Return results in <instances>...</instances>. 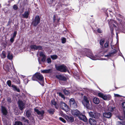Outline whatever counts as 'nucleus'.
<instances>
[{
	"label": "nucleus",
	"mask_w": 125,
	"mask_h": 125,
	"mask_svg": "<svg viewBox=\"0 0 125 125\" xmlns=\"http://www.w3.org/2000/svg\"><path fill=\"white\" fill-rule=\"evenodd\" d=\"M117 21H115L111 20L108 22L109 27L110 29H112V30L115 28L118 27V28L121 27L125 29V23L122 21L123 17L120 14H116L115 15ZM113 31V30H112ZM112 32V29H111Z\"/></svg>",
	"instance_id": "nucleus-1"
},
{
	"label": "nucleus",
	"mask_w": 125,
	"mask_h": 125,
	"mask_svg": "<svg viewBox=\"0 0 125 125\" xmlns=\"http://www.w3.org/2000/svg\"><path fill=\"white\" fill-rule=\"evenodd\" d=\"M77 54L80 56H86L93 60L98 59L97 56L96 55L94 56L90 50L84 48H82L81 50H78V51Z\"/></svg>",
	"instance_id": "nucleus-2"
},
{
	"label": "nucleus",
	"mask_w": 125,
	"mask_h": 125,
	"mask_svg": "<svg viewBox=\"0 0 125 125\" xmlns=\"http://www.w3.org/2000/svg\"><path fill=\"white\" fill-rule=\"evenodd\" d=\"M33 81L38 80L39 83L42 86H44V78L43 75L40 73L35 74L32 78Z\"/></svg>",
	"instance_id": "nucleus-3"
},
{
	"label": "nucleus",
	"mask_w": 125,
	"mask_h": 125,
	"mask_svg": "<svg viewBox=\"0 0 125 125\" xmlns=\"http://www.w3.org/2000/svg\"><path fill=\"white\" fill-rule=\"evenodd\" d=\"M90 101V99L89 98L85 96H84L82 101V103L84 107L88 109H90L92 107Z\"/></svg>",
	"instance_id": "nucleus-4"
},
{
	"label": "nucleus",
	"mask_w": 125,
	"mask_h": 125,
	"mask_svg": "<svg viewBox=\"0 0 125 125\" xmlns=\"http://www.w3.org/2000/svg\"><path fill=\"white\" fill-rule=\"evenodd\" d=\"M112 41L111 43V46L113 50L111 51L107 55H105L104 56L105 57H109L113 56L117 52V51L119 50L120 52L119 48H115L114 45H113L112 40L111 39Z\"/></svg>",
	"instance_id": "nucleus-5"
},
{
	"label": "nucleus",
	"mask_w": 125,
	"mask_h": 125,
	"mask_svg": "<svg viewBox=\"0 0 125 125\" xmlns=\"http://www.w3.org/2000/svg\"><path fill=\"white\" fill-rule=\"evenodd\" d=\"M55 67L56 70L62 72H67L69 73H70L68 68L64 64H62L60 65H55Z\"/></svg>",
	"instance_id": "nucleus-6"
},
{
	"label": "nucleus",
	"mask_w": 125,
	"mask_h": 125,
	"mask_svg": "<svg viewBox=\"0 0 125 125\" xmlns=\"http://www.w3.org/2000/svg\"><path fill=\"white\" fill-rule=\"evenodd\" d=\"M41 19L39 16H36L32 22V24L34 26H36L40 22Z\"/></svg>",
	"instance_id": "nucleus-7"
},
{
	"label": "nucleus",
	"mask_w": 125,
	"mask_h": 125,
	"mask_svg": "<svg viewBox=\"0 0 125 125\" xmlns=\"http://www.w3.org/2000/svg\"><path fill=\"white\" fill-rule=\"evenodd\" d=\"M70 106L72 108H75L77 107V105L74 99L72 98L70 100Z\"/></svg>",
	"instance_id": "nucleus-8"
},
{
	"label": "nucleus",
	"mask_w": 125,
	"mask_h": 125,
	"mask_svg": "<svg viewBox=\"0 0 125 125\" xmlns=\"http://www.w3.org/2000/svg\"><path fill=\"white\" fill-rule=\"evenodd\" d=\"M30 47L32 51H35L37 50H41L42 49V47L41 46H37L35 45H31Z\"/></svg>",
	"instance_id": "nucleus-9"
},
{
	"label": "nucleus",
	"mask_w": 125,
	"mask_h": 125,
	"mask_svg": "<svg viewBox=\"0 0 125 125\" xmlns=\"http://www.w3.org/2000/svg\"><path fill=\"white\" fill-rule=\"evenodd\" d=\"M60 106L63 110H65L68 109V106L64 102L61 101L60 103Z\"/></svg>",
	"instance_id": "nucleus-10"
},
{
	"label": "nucleus",
	"mask_w": 125,
	"mask_h": 125,
	"mask_svg": "<svg viewBox=\"0 0 125 125\" xmlns=\"http://www.w3.org/2000/svg\"><path fill=\"white\" fill-rule=\"evenodd\" d=\"M117 118L121 120H123L125 118V111L124 110L123 113L118 115L117 117Z\"/></svg>",
	"instance_id": "nucleus-11"
},
{
	"label": "nucleus",
	"mask_w": 125,
	"mask_h": 125,
	"mask_svg": "<svg viewBox=\"0 0 125 125\" xmlns=\"http://www.w3.org/2000/svg\"><path fill=\"white\" fill-rule=\"evenodd\" d=\"M72 114L75 116H78L80 114V112L77 109L74 110L72 111Z\"/></svg>",
	"instance_id": "nucleus-12"
},
{
	"label": "nucleus",
	"mask_w": 125,
	"mask_h": 125,
	"mask_svg": "<svg viewBox=\"0 0 125 125\" xmlns=\"http://www.w3.org/2000/svg\"><path fill=\"white\" fill-rule=\"evenodd\" d=\"M26 115L29 119H32L33 118L31 115V110H27L26 112Z\"/></svg>",
	"instance_id": "nucleus-13"
},
{
	"label": "nucleus",
	"mask_w": 125,
	"mask_h": 125,
	"mask_svg": "<svg viewBox=\"0 0 125 125\" xmlns=\"http://www.w3.org/2000/svg\"><path fill=\"white\" fill-rule=\"evenodd\" d=\"M79 118L81 120H82L84 122H86L87 121V118L86 116L82 114L81 113L78 116Z\"/></svg>",
	"instance_id": "nucleus-14"
},
{
	"label": "nucleus",
	"mask_w": 125,
	"mask_h": 125,
	"mask_svg": "<svg viewBox=\"0 0 125 125\" xmlns=\"http://www.w3.org/2000/svg\"><path fill=\"white\" fill-rule=\"evenodd\" d=\"M1 112L3 115L5 116L8 114V112L6 108L3 106L1 107Z\"/></svg>",
	"instance_id": "nucleus-15"
},
{
	"label": "nucleus",
	"mask_w": 125,
	"mask_h": 125,
	"mask_svg": "<svg viewBox=\"0 0 125 125\" xmlns=\"http://www.w3.org/2000/svg\"><path fill=\"white\" fill-rule=\"evenodd\" d=\"M19 106L21 110H22L25 107V105L21 101H18Z\"/></svg>",
	"instance_id": "nucleus-16"
},
{
	"label": "nucleus",
	"mask_w": 125,
	"mask_h": 125,
	"mask_svg": "<svg viewBox=\"0 0 125 125\" xmlns=\"http://www.w3.org/2000/svg\"><path fill=\"white\" fill-rule=\"evenodd\" d=\"M60 19L58 17L57 15H54L53 17V22L55 23L56 22L57 23L59 21Z\"/></svg>",
	"instance_id": "nucleus-17"
},
{
	"label": "nucleus",
	"mask_w": 125,
	"mask_h": 125,
	"mask_svg": "<svg viewBox=\"0 0 125 125\" xmlns=\"http://www.w3.org/2000/svg\"><path fill=\"white\" fill-rule=\"evenodd\" d=\"M34 111L36 112L38 115H40L42 116L44 113V111L42 110L40 111L38 109H36V108H34Z\"/></svg>",
	"instance_id": "nucleus-18"
},
{
	"label": "nucleus",
	"mask_w": 125,
	"mask_h": 125,
	"mask_svg": "<svg viewBox=\"0 0 125 125\" xmlns=\"http://www.w3.org/2000/svg\"><path fill=\"white\" fill-rule=\"evenodd\" d=\"M103 116L106 118H109L111 116L112 114L109 112H105L103 113Z\"/></svg>",
	"instance_id": "nucleus-19"
},
{
	"label": "nucleus",
	"mask_w": 125,
	"mask_h": 125,
	"mask_svg": "<svg viewBox=\"0 0 125 125\" xmlns=\"http://www.w3.org/2000/svg\"><path fill=\"white\" fill-rule=\"evenodd\" d=\"M98 96L103 98L104 100H107V97L106 95L101 93H99L98 94Z\"/></svg>",
	"instance_id": "nucleus-20"
},
{
	"label": "nucleus",
	"mask_w": 125,
	"mask_h": 125,
	"mask_svg": "<svg viewBox=\"0 0 125 125\" xmlns=\"http://www.w3.org/2000/svg\"><path fill=\"white\" fill-rule=\"evenodd\" d=\"M89 122L91 125H96V121L93 118H90Z\"/></svg>",
	"instance_id": "nucleus-21"
},
{
	"label": "nucleus",
	"mask_w": 125,
	"mask_h": 125,
	"mask_svg": "<svg viewBox=\"0 0 125 125\" xmlns=\"http://www.w3.org/2000/svg\"><path fill=\"white\" fill-rule=\"evenodd\" d=\"M53 71L52 69H49L41 71V72L43 73H51Z\"/></svg>",
	"instance_id": "nucleus-22"
},
{
	"label": "nucleus",
	"mask_w": 125,
	"mask_h": 125,
	"mask_svg": "<svg viewBox=\"0 0 125 125\" xmlns=\"http://www.w3.org/2000/svg\"><path fill=\"white\" fill-rule=\"evenodd\" d=\"M29 14V11H26L22 15V18H23L27 19L28 17Z\"/></svg>",
	"instance_id": "nucleus-23"
},
{
	"label": "nucleus",
	"mask_w": 125,
	"mask_h": 125,
	"mask_svg": "<svg viewBox=\"0 0 125 125\" xmlns=\"http://www.w3.org/2000/svg\"><path fill=\"white\" fill-rule=\"evenodd\" d=\"M11 80L13 82L17 84H20V81L18 77L17 78H11Z\"/></svg>",
	"instance_id": "nucleus-24"
},
{
	"label": "nucleus",
	"mask_w": 125,
	"mask_h": 125,
	"mask_svg": "<svg viewBox=\"0 0 125 125\" xmlns=\"http://www.w3.org/2000/svg\"><path fill=\"white\" fill-rule=\"evenodd\" d=\"M93 101L94 103L97 104H99L100 102V101L99 99L96 97L94 98Z\"/></svg>",
	"instance_id": "nucleus-25"
},
{
	"label": "nucleus",
	"mask_w": 125,
	"mask_h": 125,
	"mask_svg": "<svg viewBox=\"0 0 125 125\" xmlns=\"http://www.w3.org/2000/svg\"><path fill=\"white\" fill-rule=\"evenodd\" d=\"M11 87L13 88V90L14 91H16L18 92H20V89L17 88L16 86L12 85L11 86Z\"/></svg>",
	"instance_id": "nucleus-26"
},
{
	"label": "nucleus",
	"mask_w": 125,
	"mask_h": 125,
	"mask_svg": "<svg viewBox=\"0 0 125 125\" xmlns=\"http://www.w3.org/2000/svg\"><path fill=\"white\" fill-rule=\"evenodd\" d=\"M21 121L22 122L25 123H26L27 125H29V120H28L26 119L25 117H23L22 118Z\"/></svg>",
	"instance_id": "nucleus-27"
},
{
	"label": "nucleus",
	"mask_w": 125,
	"mask_h": 125,
	"mask_svg": "<svg viewBox=\"0 0 125 125\" xmlns=\"http://www.w3.org/2000/svg\"><path fill=\"white\" fill-rule=\"evenodd\" d=\"M89 115L93 118H96V114L92 112H90L88 113Z\"/></svg>",
	"instance_id": "nucleus-28"
},
{
	"label": "nucleus",
	"mask_w": 125,
	"mask_h": 125,
	"mask_svg": "<svg viewBox=\"0 0 125 125\" xmlns=\"http://www.w3.org/2000/svg\"><path fill=\"white\" fill-rule=\"evenodd\" d=\"M0 56L3 59L5 58L6 56V52L5 51H2Z\"/></svg>",
	"instance_id": "nucleus-29"
},
{
	"label": "nucleus",
	"mask_w": 125,
	"mask_h": 125,
	"mask_svg": "<svg viewBox=\"0 0 125 125\" xmlns=\"http://www.w3.org/2000/svg\"><path fill=\"white\" fill-rule=\"evenodd\" d=\"M55 111L54 109H50L47 110L48 112L50 114L52 115L54 114Z\"/></svg>",
	"instance_id": "nucleus-30"
},
{
	"label": "nucleus",
	"mask_w": 125,
	"mask_h": 125,
	"mask_svg": "<svg viewBox=\"0 0 125 125\" xmlns=\"http://www.w3.org/2000/svg\"><path fill=\"white\" fill-rule=\"evenodd\" d=\"M7 57L8 58L9 60H11L12 59L13 56L12 54H10L9 52H8V54L7 55Z\"/></svg>",
	"instance_id": "nucleus-31"
},
{
	"label": "nucleus",
	"mask_w": 125,
	"mask_h": 125,
	"mask_svg": "<svg viewBox=\"0 0 125 125\" xmlns=\"http://www.w3.org/2000/svg\"><path fill=\"white\" fill-rule=\"evenodd\" d=\"M68 121L70 122H72L73 121L74 118L73 117L70 116L68 117Z\"/></svg>",
	"instance_id": "nucleus-32"
},
{
	"label": "nucleus",
	"mask_w": 125,
	"mask_h": 125,
	"mask_svg": "<svg viewBox=\"0 0 125 125\" xmlns=\"http://www.w3.org/2000/svg\"><path fill=\"white\" fill-rule=\"evenodd\" d=\"M14 125H23L22 123L20 121L15 122Z\"/></svg>",
	"instance_id": "nucleus-33"
},
{
	"label": "nucleus",
	"mask_w": 125,
	"mask_h": 125,
	"mask_svg": "<svg viewBox=\"0 0 125 125\" xmlns=\"http://www.w3.org/2000/svg\"><path fill=\"white\" fill-rule=\"evenodd\" d=\"M104 42V39H101L100 41V45L102 46H103V44Z\"/></svg>",
	"instance_id": "nucleus-34"
},
{
	"label": "nucleus",
	"mask_w": 125,
	"mask_h": 125,
	"mask_svg": "<svg viewBox=\"0 0 125 125\" xmlns=\"http://www.w3.org/2000/svg\"><path fill=\"white\" fill-rule=\"evenodd\" d=\"M63 92L64 93V94L66 95H68L69 94V91L66 90V89H63L62 90Z\"/></svg>",
	"instance_id": "nucleus-35"
},
{
	"label": "nucleus",
	"mask_w": 125,
	"mask_h": 125,
	"mask_svg": "<svg viewBox=\"0 0 125 125\" xmlns=\"http://www.w3.org/2000/svg\"><path fill=\"white\" fill-rule=\"evenodd\" d=\"M118 122V125H125V121Z\"/></svg>",
	"instance_id": "nucleus-36"
},
{
	"label": "nucleus",
	"mask_w": 125,
	"mask_h": 125,
	"mask_svg": "<svg viewBox=\"0 0 125 125\" xmlns=\"http://www.w3.org/2000/svg\"><path fill=\"white\" fill-rule=\"evenodd\" d=\"M6 83L9 87H11V82L10 80L7 81Z\"/></svg>",
	"instance_id": "nucleus-37"
},
{
	"label": "nucleus",
	"mask_w": 125,
	"mask_h": 125,
	"mask_svg": "<svg viewBox=\"0 0 125 125\" xmlns=\"http://www.w3.org/2000/svg\"><path fill=\"white\" fill-rule=\"evenodd\" d=\"M51 58L53 60H55L57 58V56L56 55H51Z\"/></svg>",
	"instance_id": "nucleus-38"
},
{
	"label": "nucleus",
	"mask_w": 125,
	"mask_h": 125,
	"mask_svg": "<svg viewBox=\"0 0 125 125\" xmlns=\"http://www.w3.org/2000/svg\"><path fill=\"white\" fill-rule=\"evenodd\" d=\"M62 40V43H64L66 42V39L64 37H62L61 39Z\"/></svg>",
	"instance_id": "nucleus-39"
},
{
	"label": "nucleus",
	"mask_w": 125,
	"mask_h": 125,
	"mask_svg": "<svg viewBox=\"0 0 125 125\" xmlns=\"http://www.w3.org/2000/svg\"><path fill=\"white\" fill-rule=\"evenodd\" d=\"M13 9L15 10H17L18 9V7L17 5L15 4L13 6Z\"/></svg>",
	"instance_id": "nucleus-40"
},
{
	"label": "nucleus",
	"mask_w": 125,
	"mask_h": 125,
	"mask_svg": "<svg viewBox=\"0 0 125 125\" xmlns=\"http://www.w3.org/2000/svg\"><path fill=\"white\" fill-rule=\"evenodd\" d=\"M58 95L60 96L62 98H63V99L65 98V97L63 94H62L61 92H59L58 93Z\"/></svg>",
	"instance_id": "nucleus-41"
},
{
	"label": "nucleus",
	"mask_w": 125,
	"mask_h": 125,
	"mask_svg": "<svg viewBox=\"0 0 125 125\" xmlns=\"http://www.w3.org/2000/svg\"><path fill=\"white\" fill-rule=\"evenodd\" d=\"M10 68H11V69L13 70L14 69V68L13 66V64L12 63H11L10 64V66L9 67L8 69V70H9L10 69Z\"/></svg>",
	"instance_id": "nucleus-42"
},
{
	"label": "nucleus",
	"mask_w": 125,
	"mask_h": 125,
	"mask_svg": "<svg viewBox=\"0 0 125 125\" xmlns=\"http://www.w3.org/2000/svg\"><path fill=\"white\" fill-rule=\"evenodd\" d=\"M59 119L60 121H61L63 123H66V121L62 117H60L59 118Z\"/></svg>",
	"instance_id": "nucleus-43"
},
{
	"label": "nucleus",
	"mask_w": 125,
	"mask_h": 125,
	"mask_svg": "<svg viewBox=\"0 0 125 125\" xmlns=\"http://www.w3.org/2000/svg\"><path fill=\"white\" fill-rule=\"evenodd\" d=\"M108 110L109 111L111 112H112L113 111L114 108L112 107H110L108 108Z\"/></svg>",
	"instance_id": "nucleus-44"
},
{
	"label": "nucleus",
	"mask_w": 125,
	"mask_h": 125,
	"mask_svg": "<svg viewBox=\"0 0 125 125\" xmlns=\"http://www.w3.org/2000/svg\"><path fill=\"white\" fill-rule=\"evenodd\" d=\"M62 76L61 75H58L56 76V77L60 80H61Z\"/></svg>",
	"instance_id": "nucleus-45"
},
{
	"label": "nucleus",
	"mask_w": 125,
	"mask_h": 125,
	"mask_svg": "<svg viewBox=\"0 0 125 125\" xmlns=\"http://www.w3.org/2000/svg\"><path fill=\"white\" fill-rule=\"evenodd\" d=\"M47 61L48 63H50L51 62V60L50 58H48L47 59Z\"/></svg>",
	"instance_id": "nucleus-46"
},
{
	"label": "nucleus",
	"mask_w": 125,
	"mask_h": 125,
	"mask_svg": "<svg viewBox=\"0 0 125 125\" xmlns=\"http://www.w3.org/2000/svg\"><path fill=\"white\" fill-rule=\"evenodd\" d=\"M17 34V31H14L13 33V36H12V37H13V38H15V37Z\"/></svg>",
	"instance_id": "nucleus-47"
},
{
	"label": "nucleus",
	"mask_w": 125,
	"mask_h": 125,
	"mask_svg": "<svg viewBox=\"0 0 125 125\" xmlns=\"http://www.w3.org/2000/svg\"><path fill=\"white\" fill-rule=\"evenodd\" d=\"M61 80L64 81H65L67 80V79L65 77L62 76Z\"/></svg>",
	"instance_id": "nucleus-48"
},
{
	"label": "nucleus",
	"mask_w": 125,
	"mask_h": 125,
	"mask_svg": "<svg viewBox=\"0 0 125 125\" xmlns=\"http://www.w3.org/2000/svg\"><path fill=\"white\" fill-rule=\"evenodd\" d=\"M104 47L105 48L107 47L108 46V42L107 41L104 44Z\"/></svg>",
	"instance_id": "nucleus-49"
},
{
	"label": "nucleus",
	"mask_w": 125,
	"mask_h": 125,
	"mask_svg": "<svg viewBox=\"0 0 125 125\" xmlns=\"http://www.w3.org/2000/svg\"><path fill=\"white\" fill-rule=\"evenodd\" d=\"M51 103L52 104L54 105L55 106L56 105V103L54 101H51Z\"/></svg>",
	"instance_id": "nucleus-50"
},
{
	"label": "nucleus",
	"mask_w": 125,
	"mask_h": 125,
	"mask_svg": "<svg viewBox=\"0 0 125 125\" xmlns=\"http://www.w3.org/2000/svg\"><path fill=\"white\" fill-rule=\"evenodd\" d=\"M7 101L8 102L10 103L11 102V99L9 97H8L7 99Z\"/></svg>",
	"instance_id": "nucleus-51"
},
{
	"label": "nucleus",
	"mask_w": 125,
	"mask_h": 125,
	"mask_svg": "<svg viewBox=\"0 0 125 125\" xmlns=\"http://www.w3.org/2000/svg\"><path fill=\"white\" fill-rule=\"evenodd\" d=\"M14 38L12 37H11L10 39V41L11 43H13L14 42Z\"/></svg>",
	"instance_id": "nucleus-52"
},
{
	"label": "nucleus",
	"mask_w": 125,
	"mask_h": 125,
	"mask_svg": "<svg viewBox=\"0 0 125 125\" xmlns=\"http://www.w3.org/2000/svg\"><path fill=\"white\" fill-rule=\"evenodd\" d=\"M40 56L43 57L45 56V55L42 52H41L40 53Z\"/></svg>",
	"instance_id": "nucleus-53"
},
{
	"label": "nucleus",
	"mask_w": 125,
	"mask_h": 125,
	"mask_svg": "<svg viewBox=\"0 0 125 125\" xmlns=\"http://www.w3.org/2000/svg\"><path fill=\"white\" fill-rule=\"evenodd\" d=\"M46 59L45 56L42 57V62H44L45 61Z\"/></svg>",
	"instance_id": "nucleus-54"
},
{
	"label": "nucleus",
	"mask_w": 125,
	"mask_h": 125,
	"mask_svg": "<svg viewBox=\"0 0 125 125\" xmlns=\"http://www.w3.org/2000/svg\"><path fill=\"white\" fill-rule=\"evenodd\" d=\"M97 31L98 33H102V31L100 29H97Z\"/></svg>",
	"instance_id": "nucleus-55"
},
{
	"label": "nucleus",
	"mask_w": 125,
	"mask_h": 125,
	"mask_svg": "<svg viewBox=\"0 0 125 125\" xmlns=\"http://www.w3.org/2000/svg\"><path fill=\"white\" fill-rule=\"evenodd\" d=\"M122 105L123 108H125V102H123L122 103Z\"/></svg>",
	"instance_id": "nucleus-56"
},
{
	"label": "nucleus",
	"mask_w": 125,
	"mask_h": 125,
	"mask_svg": "<svg viewBox=\"0 0 125 125\" xmlns=\"http://www.w3.org/2000/svg\"><path fill=\"white\" fill-rule=\"evenodd\" d=\"M115 96V97H120L122 96L120 95H119L116 94H114Z\"/></svg>",
	"instance_id": "nucleus-57"
},
{
	"label": "nucleus",
	"mask_w": 125,
	"mask_h": 125,
	"mask_svg": "<svg viewBox=\"0 0 125 125\" xmlns=\"http://www.w3.org/2000/svg\"><path fill=\"white\" fill-rule=\"evenodd\" d=\"M119 55L122 56L124 58V60H125V58H124V57L123 56V55H122V54L121 52H120V53H119Z\"/></svg>",
	"instance_id": "nucleus-58"
},
{
	"label": "nucleus",
	"mask_w": 125,
	"mask_h": 125,
	"mask_svg": "<svg viewBox=\"0 0 125 125\" xmlns=\"http://www.w3.org/2000/svg\"><path fill=\"white\" fill-rule=\"evenodd\" d=\"M11 23V21H10V19L9 20V21H8V24L7 25V26H8Z\"/></svg>",
	"instance_id": "nucleus-59"
},
{
	"label": "nucleus",
	"mask_w": 125,
	"mask_h": 125,
	"mask_svg": "<svg viewBox=\"0 0 125 125\" xmlns=\"http://www.w3.org/2000/svg\"><path fill=\"white\" fill-rule=\"evenodd\" d=\"M38 61L39 63H40V61L39 58H38Z\"/></svg>",
	"instance_id": "nucleus-60"
},
{
	"label": "nucleus",
	"mask_w": 125,
	"mask_h": 125,
	"mask_svg": "<svg viewBox=\"0 0 125 125\" xmlns=\"http://www.w3.org/2000/svg\"><path fill=\"white\" fill-rule=\"evenodd\" d=\"M55 108L57 109V107L56 106V105L55 106Z\"/></svg>",
	"instance_id": "nucleus-61"
},
{
	"label": "nucleus",
	"mask_w": 125,
	"mask_h": 125,
	"mask_svg": "<svg viewBox=\"0 0 125 125\" xmlns=\"http://www.w3.org/2000/svg\"><path fill=\"white\" fill-rule=\"evenodd\" d=\"M102 60H106V59L105 58H104V59H102Z\"/></svg>",
	"instance_id": "nucleus-62"
},
{
	"label": "nucleus",
	"mask_w": 125,
	"mask_h": 125,
	"mask_svg": "<svg viewBox=\"0 0 125 125\" xmlns=\"http://www.w3.org/2000/svg\"><path fill=\"white\" fill-rule=\"evenodd\" d=\"M22 76L23 77V78H24L25 77V76L23 75H22Z\"/></svg>",
	"instance_id": "nucleus-63"
},
{
	"label": "nucleus",
	"mask_w": 125,
	"mask_h": 125,
	"mask_svg": "<svg viewBox=\"0 0 125 125\" xmlns=\"http://www.w3.org/2000/svg\"><path fill=\"white\" fill-rule=\"evenodd\" d=\"M109 11V12H111V13H112V12H111V11Z\"/></svg>",
	"instance_id": "nucleus-64"
}]
</instances>
